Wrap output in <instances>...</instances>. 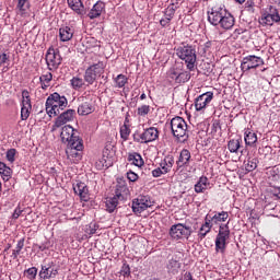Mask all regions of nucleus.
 I'll return each mask as SVG.
<instances>
[{
	"mask_svg": "<svg viewBox=\"0 0 280 280\" xmlns=\"http://www.w3.org/2000/svg\"><path fill=\"white\" fill-rule=\"evenodd\" d=\"M69 106V101L65 95L58 94L55 92L50 94L46 100V113L49 117H58L61 110L66 109Z\"/></svg>",
	"mask_w": 280,
	"mask_h": 280,
	"instance_id": "1",
	"label": "nucleus"
},
{
	"mask_svg": "<svg viewBox=\"0 0 280 280\" xmlns=\"http://www.w3.org/2000/svg\"><path fill=\"white\" fill-rule=\"evenodd\" d=\"M175 54L179 60H183L188 71H194L196 67V49L189 45H182L175 48Z\"/></svg>",
	"mask_w": 280,
	"mask_h": 280,
	"instance_id": "2",
	"label": "nucleus"
},
{
	"mask_svg": "<svg viewBox=\"0 0 280 280\" xmlns=\"http://www.w3.org/2000/svg\"><path fill=\"white\" fill-rule=\"evenodd\" d=\"M171 130L173 137H176L179 141L185 143L189 139V129L187 127V121L183 117L177 116L171 120Z\"/></svg>",
	"mask_w": 280,
	"mask_h": 280,
	"instance_id": "3",
	"label": "nucleus"
},
{
	"mask_svg": "<svg viewBox=\"0 0 280 280\" xmlns=\"http://www.w3.org/2000/svg\"><path fill=\"white\" fill-rule=\"evenodd\" d=\"M106 69V63L104 61H98L90 66L84 73V82L88 84H94L97 78H102L104 70Z\"/></svg>",
	"mask_w": 280,
	"mask_h": 280,
	"instance_id": "4",
	"label": "nucleus"
},
{
	"mask_svg": "<svg viewBox=\"0 0 280 280\" xmlns=\"http://www.w3.org/2000/svg\"><path fill=\"white\" fill-rule=\"evenodd\" d=\"M231 237V230H229V222L219 228V233L215 238V252L224 253L226 250V241Z\"/></svg>",
	"mask_w": 280,
	"mask_h": 280,
	"instance_id": "5",
	"label": "nucleus"
},
{
	"mask_svg": "<svg viewBox=\"0 0 280 280\" xmlns=\"http://www.w3.org/2000/svg\"><path fill=\"white\" fill-rule=\"evenodd\" d=\"M191 226L177 223L171 226L170 236L172 240H189L191 237Z\"/></svg>",
	"mask_w": 280,
	"mask_h": 280,
	"instance_id": "6",
	"label": "nucleus"
},
{
	"mask_svg": "<svg viewBox=\"0 0 280 280\" xmlns=\"http://www.w3.org/2000/svg\"><path fill=\"white\" fill-rule=\"evenodd\" d=\"M82 150H84V144H82V140L71 142L68 144L66 149V154L72 163H78L82 161Z\"/></svg>",
	"mask_w": 280,
	"mask_h": 280,
	"instance_id": "7",
	"label": "nucleus"
},
{
	"mask_svg": "<svg viewBox=\"0 0 280 280\" xmlns=\"http://www.w3.org/2000/svg\"><path fill=\"white\" fill-rule=\"evenodd\" d=\"M168 79L176 84H185L191 80V72L187 70H180L178 68H171L167 72Z\"/></svg>",
	"mask_w": 280,
	"mask_h": 280,
	"instance_id": "8",
	"label": "nucleus"
},
{
	"mask_svg": "<svg viewBox=\"0 0 280 280\" xmlns=\"http://www.w3.org/2000/svg\"><path fill=\"white\" fill-rule=\"evenodd\" d=\"M46 65L49 71H56L60 65H62V57L60 56V50L49 48L46 54Z\"/></svg>",
	"mask_w": 280,
	"mask_h": 280,
	"instance_id": "9",
	"label": "nucleus"
},
{
	"mask_svg": "<svg viewBox=\"0 0 280 280\" xmlns=\"http://www.w3.org/2000/svg\"><path fill=\"white\" fill-rule=\"evenodd\" d=\"M153 205L154 201H152L150 196L140 195L132 201V211L133 213H143V211H147V209H150Z\"/></svg>",
	"mask_w": 280,
	"mask_h": 280,
	"instance_id": "10",
	"label": "nucleus"
},
{
	"mask_svg": "<svg viewBox=\"0 0 280 280\" xmlns=\"http://www.w3.org/2000/svg\"><path fill=\"white\" fill-rule=\"evenodd\" d=\"M32 113V98L30 97V91H22V102H21V119L26 121L30 119V114Z\"/></svg>",
	"mask_w": 280,
	"mask_h": 280,
	"instance_id": "11",
	"label": "nucleus"
},
{
	"mask_svg": "<svg viewBox=\"0 0 280 280\" xmlns=\"http://www.w3.org/2000/svg\"><path fill=\"white\" fill-rule=\"evenodd\" d=\"M229 11L226 10V8L222 7V5H217L213 7L210 11H208V21L209 23H211V25H220V22L222 21V19L225 16V14Z\"/></svg>",
	"mask_w": 280,
	"mask_h": 280,
	"instance_id": "12",
	"label": "nucleus"
},
{
	"mask_svg": "<svg viewBox=\"0 0 280 280\" xmlns=\"http://www.w3.org/2000/svg\"><path fill=\"white\" fill-rule=\"evenodd\" d=\"M73 119H75V109H67L59 114L52 125V131H56L57 128H62L66 124H71Z\"/></svg>",
	"mask_w": 280,
	"mask_h": 280,
	"instance_id": "13",
	"label": "nucleus"
},
{
	"mask_svg": "<svg viewBox=\"0 0 280 280\" xmlns=\"http://www.w3.org/2000/svg\"><path fill=\"white\" fill-rule=\"evenodd\" d=\"M261 65H264L261 57L248 55L243 58L241 69L242 71H250V69H257V67H261Z\"/></svg>",
	"mask_w": 280,
	"mask_h": 280,
	"instance_id": "14",
	"label": "nucleus"
},
{
	"mask_svg": "<svg viewBox=\"0 0 280 280\" xmlns=\"http://www.w3.org/2000/svg\"><path fill=\"white\" fill-rule=\"evenodd\" d=\"M60 139L62 143H67L68 145L75 143V141H82L80 137L75 136V129L71 125H66L61 128Z\"/></svg>",
	"mask_w": 280,
	"mask_h": 280,
	"instance_id": "15",
	"label": "nucleus"
},
{
	"mask_svg": "<svg viewBox=\"0 0 280 280\" xmlns=\"http://www.w3.org/2000/svg\"><path fill=\"white\" fill-rule=\"evenodd\" d=\"M213 101V92H206L195 100V108L198 113H205L207 106Z\"/></svg>",
	"mask_w": 280,
	"mask_h": 280,
	"instance_id": "16",
	"label": "nucleus"
},
{
	"mask_svg": "<svg viewBox=\"0 0 280 280\" xmlns=\"http://www.w3.org/2000/svg\"><path fill=\"white\" fill-rule=\"evenodd\" d=\"M121 191H128V188H126V186L120 187V189L117 188L116 196L109 197L106 199L105 207L108 213H113V211L117 209V205H119L120 198H124V195H121Z\"/></svg>",
	"mask_w": 280,
	"mask_h": 280,
	"instance_id": "17",
	"label": "nucleus"
},
{
	"mask_svg": "<svg viewBox=\"0 0 280 280\" xmlns=\"http://www.w3.org/2000/svg\"><path fill=\"white\" fill-rule=\"evenodd\" d=\"M280 22L279 10L275 7H269V12L264 13L260 23L261 25H275Z\"/></svg>",
	"mask_w": 280,
	"mask_h": 280,
	"instance_id": "18",
	"label": "nucleus"
},
{
	"mask_svg": "<svg viewBox=\"0 0 280 280\" xmlns=\"http://www.w3.org/2000/svg\"><path fill=\"white\" fill-rule=\"evenodd\" d=\"M58 277V268L54 265H44L39 271V279L48 280Z\"/></svg>",
	"mask_w": 280,
	"mask_h": 280,
	"instance_id": "19",
	"label": "nucleus"
},
{
	"mask_svg": "<svg viewBox=\"0 0 280 280\" xmlns=\"http://www.w3.org/2000/svg\"><path fill=\"white\" fill-rule=\"evenodd\" d=\"M159 139V129L150 127L140 135L141 143H150Z\"/></svg>",
	"mask_w": 280,
	"mask_h": 280,
	"instance_id": "20",
	"label": "nucleus"
},
{
	"mask_svg": "<svg viewBox=\"0 0 280 280\" xmlns=\"http://www.w3.org/2000/svg\"><path fill=\"white\" fill-rule=\"evenodd\" d=\"M73 191L74 194H77V196H80L81 200H83V202H89V200L91 199L90 195H89V187L86 186V184L80 182L77 183L73 186Z\"/></svg>",
	"mask_w": 280,
	"mask_h": 280,
	"instance_id": "21",
	"label": "nucleus"
},
{
	"mask_svg": "<svg viewBox=\"0 0 280 280\" xmlns=\"http://www.w3.org/2000/svg\"><path fill=\"white\" fill-rule=\"evenodd\" d=\"M68 8L70 10H73L78 16H84L86 14V11H84V3L82 0H67Z\"/></svg>",
	"mask_w": 280,
	"mask_h": 280,
	"instance_id": "22",
	"label": "nucleus"
},
{
	"mask_svg": "<svg viewBox=\"0 0 280 280\" xmlns=\"http://www.w3.org/2000/svg\"><path fill=\"white\" fill-rule=\"evenodd\" d=\"M104 10H106V4L102 1H97L88 13V16L91 20L98 19V16H102V12H104Z\"/></svg>",
	"mask_w": 280,
	"mask_h": 280,
	"instance_id": "23",
	"label": "nucleus"
},
{
	"mask_svg": "<svg viewBox=\"0 0 280 280\" xmlns=\"http://www.w3.org/2000/svg\"><path fill=\"white\" fill-rule=\"evenodd\" d=\"M73 34H75L73 27L62 26L59 28V38L61 43H69V40L73 38Z\"/></svg>",
	"mask_w": 280,
	"mask_h": 280,
	"instance_id": "24",
	"label": "nucleus"
},
{
	"mask_svg": "<svg viewBox=\"0 0 280 280\" xmlns=\"http://www.w3.org/2000/svg\"><path fill=\"white\" fill-rule=\"evenodd\" d=\"M218 25H220L222 30H233V26L235 25V18L233 14L228 12Z\"/></svg>",
	"mask_w": 280,
	"mask_h": 280,
	"instance_id": "25",
	"label": "nucleus"
},
{
	"mask_svg": "<svg viewBox=\"0 0 280 280\" xmlns=\"http://www.w3.org/2000/svg\"><path fill=\"white\" fill-rule=\"evenodd\" d=\"M209 220L213 224H222V222H226L229 220V212H215L213 215L209 214Z\"/></svg>",
	"mask_w": 280,
	"mask_h": 280,
	"instance_id": "26",
	"label": "nucleus"
},
{
	"mask_svg": "<svg viewBox=\"0 0 280 280\" xmlns=\"http://www.w3.org/2000/svg\"><path fill=\"white\" fill-rule=\"evenodd\" d=\"M190 160H191V152H189V150L187 149H184L180 151L176 165L177 167H185V165H189Z\"/></svg>",
	"mask_w": 280,
	"mask_h": 280,
	"instance_id": "27",
	"label": "nucleus"
},
{
	"mask_svg": "<svg viewBox=\"0 0 280 280\" xmlns=\"http://www.w3.org/2000/svg\"><path fill=\"white\" fill-rule=\"evenodd\" d=\"M209 178L207 176H201L197 184H195L196 194H205L209 189Z\"/></svg>",
	"mask_w": 280,
	"mask_h": 280,
	"instance_id": "28",
	"label": "nucleus"
},
{
	"mask_svg": "<svg viewBox=\"0 0 280 280\" xmlns=\"http://www.w3.org/2000/svg\"><path fill=\"white\" fill-rule=\"evenodd\" d=\"M211 229H213V223L209 219V214H207L205 218V224L201 225L198 236L203 240V237H207V233H211Z\"/></svg>",
	"mask_w": 280,
	"mask_h": 280,
	"instance_id": "29",
	"label": "nucleus"
},
{
	"mask_svg": "<svg viewBox=\"0 0 280 280\" xmlns=\"http://www.w3.org/2000/svg\"><path fill=\"white\" fill-rule=\"evenodd\" d=\"M160 167L163 171V174H167L168 172H171L172 167H174V156H165L164 160L161 162Z\"/></svg>",
	"mask_w": 280,
	"mask_h": 280,
	"instance_id": "30",
	"label": "nucleus"
},
{
	"mask_svg": "<svg viewBox=\"0 0 280 280\" xmlns=\"http://www.w3.org/2000/svg\"><path fill=\"white\" fill-rule=\"evenodd\" d=\"M128 162L131 163V165H135L136 167H143L145 163L143 162V158L141 156V154L137 152L129 153Z\"/></svg>",
	"mask_w": 280,
	"mask_h": 280,
	"instance_id": "31",
	"label": "nucleus"
},
{
	"mask_svg": "<svg viewBox=\"0 0 280 280\" xmlns=\"http://www.w3.org/2000/svg\"><path fill=\"white\" fill-rule=\"evenodd\" d=\"M30 10V0H18L16 14L19 16H25Z\"/></svg>",
	"mask_w": 280,
	"mask_h": 280,
	"instance_id": "32",
	"label": "nucleus"
},
{
	"mask_svg": "<svg viewBox=\"0 0 280 280\" xmlns=\"http://www.w3.org/2000/svg\"><path fill=\"white\" fill-rule=\"evenodd\" d=\"M94 110H95V107H93V105L91 103L85 102V103L79 105L78 115H81V116L91 115V113H93Z\"/></svg>",
	"mask_w": 280,
	"mask_h": 280,
	"instance_id": "33",
	"label": "nucleus"
},
{
	"mask_svg": "<svg viewBox=\"0 0 280 280\" xmlns=\"http://www.w3.org/2000/svg\"><path fill=\"white\" fill-rule=\"evenodd\" d=\"M0 175L2 180H10L12 178V168H10L5 163L0 162Z\"/></svg>",
	"mask_w": 280,
	"mask_h": 280,
	"instance_id": "34",
	"label": "nucleus"
},
{
	"mask_svg": "<svg viewBox=\"0 0 280 280\" xmlns=\"http://www.w3.org/2000/svg\"><path fill=\"white\" fill-rule=\"evenodd\" d=\"M51 80H54V74H51V72H47L46 74H43L39 78V82H40L42 89H44V91L49 89V82H51Z\"/></svg>",
	"mask_w": 280,
	"mask_h": 280,
	"instance_id": "35",
	"label": "nucleus"
},
{
	"mask_svg": "<svg viewBox=\"0 0 280 280\" xmlns=\"http://www.w3.org/2000/svg\"><path fill=\"white\" fill-rule=\"evenodd\" d=\"M244 139L246 145H255V143H257V133L246 130Z\"/></svg>",
	"mask_w": 280,
	"mask_h": 280,
	"instance_id": "36",
	"label": "nucleus"
},
{
	"mask_svg": "<svg viewBox=\"0 0 280 280\" xmlns=\"http://www.w3.org/2000/svg\"><path fill=\"white\" fill-rule=\"evenodd\" d=\"M242 140L240 139H232L228 142V150H230L231 153H237V151L241 148Z\"/></svg>",
	"mask_w": 280,
	"mask_h": 280,
	"instance_id": "37",
	"label": "nucleus"
},
{
	"mask_svg": "<svg viewBox=\"0 0 280 280\" xmlns=\"http://www.w3.org/2000/svg\"><path fill=\"white\" fill-rule=\"evenodd\" d=\"M120 138L122 141H128V139H130V132H131V129H130V126L128 124H124L121 127H120Z\"/></svg>",
	"mask_w": 280,
	"mask_h": 280,
	"instance_id": "38",
	"label": "nucleus"
},
{
	"mask_svg": "<svg viewBox=\"0 0 280 280\" xmlns=\"http://www.w3.org/2000/svg\"><path fill=\"white\" fill-rule=\"evenodd\" d=\"M70 84H71L72 89H74L75 91H80V89H82L84 86V79L80 78V77H73L70 80Z\"/></svg>",
	"mask_w": 280,
	"mask_h": 280,
	"instance_id": "39",
	"label": "nucleus"
},
{
	"mask_svg": "<svg viewBox=\"0 0 280 280\" xmlns=\"http://www.w3.org/2000/svg\"><path fill=\"white\" fill-rule=\"evenodd\" d=\"M24 246H25V238L18 241V244L12 253L13 259H16L21 255V250H23Z\"/></svg>",
	"mask_w": 280,
	"mask_h": 280,
	"instance_id": "40",
	"label": "nucleus"
},
{
	"mask_svg": "<svg viewBox=\"0 0 280 280\" xmlns=\"http://www.w3.org/2000/svg\"><path fill=\"white\" fill-rule=\"evenodd\" d=\"M115 82L118 89H124V86L128 84V78L124 74H118L115 79Z\"/></svg>",
	"mask_w": 280,
	"mask_h": 280,
	"instance_id": "41",
	"label": "nucleus"
},
{
	"mask_svg": "<svg viewBox=\"0 0 280 280\" xmlns=\"http://www.w3.org/2000/svg\"><path fill=\"white\" fill-rule=\"evenodd\" d=\"M174 14H176V7L174 4H170L164 12V18L172 21V19H174Z\"/></svg>",
	"mask_w": 280,
	"mask_h": 280,
	"instance_id": "42",
	"label": "nucleus"
},
{
	"mask_svg": "<svg viewBox=\"0 0 280 280\" xmlns=\"http://www.w3.org/2000/svg\"><path fill=\"white\" fill-rule=\"evenodd\" d=\"M245 168L246 172H254V170H257V159L247 160Z\"/></svg>",
	"mask_w": 280,
	"mask_h": 280,
	"instance_id": "43",
	"label": "nucleus"
},
{
	"mask_svg": "<svg viewBox=\"0 0 280 280\" xmlns=\"http://www.w3.org/2000/svg\"><path fill=\"white\" fill-rule=\"evenodd\" d=\"M27 279H36V275H38V269L36 267H31L24 271Z\"/></svg>",
	"mask_w": 280,
	"mask_h": 280,
	"instance_id": "44",
	"label": "nucleus"
},
{
	"mask_svg": "<svg viewBox=\"0 0 280 280\" xmlns=\"http://www.w3.org/2000/svg\"><path fill=\"white\" fill-rule=\"evenodd\" d=\"M15 156H16V149H9L7 151V161H9V163H14V161H16Z\"/></svg>",
	"mask_w": 280,
	"mask_h": 280,
	"instance_id": "45",
	"label": "nucleus"
},
{
	"mask_svg": "<svg viewBox=\"0 0 280 280\" xmlns=\"http://www.w3.org/2000/svg\"><path fill=\"white\" fill-rule=\"evenodd\" d=\"M149 113H150L149 105H142L138 107V115H140V117H145V115H148Z\"/></svg>",
	"mask_w": 280,
	"mask_h": 280,
	"instance_id": "46",
	"label": "nucleus"
},
{
	"mask_svg": "<svg viewBox=\"0 0 280 280\" xmlns=\"http://www.w3.org/2000/svg\"><path fill=\"white\" fill-rule=\"evenodd\" d=\"M180 268V262L177 260H171L168 264V270H172L173 272H177Z\"/></svg>",
	"mask_w": 280,
	"mask_h": 280,
	"instance_id": "47",
	"label": "nucleus"
},
{
	"mask_svg": "<svg viewBox=\"0 0 280 280\" xmlns=\"http://www.w3.org/2000/svg\"><path fill=\"white\" fill-rule=\"evenodd\" d=\"M100 163H102L103 167H110L113 165V161L108 156H106V154L103 155Z\"/></svg>",
	"mask_w": 280,
	"mask_h": 280,
	"instance_id": "48",
	"label": "nucleus"
},
{
	"mask_svg": "<svg viewBox=\"0 0 280 280\" xmlns=\"http://www.w3.org/2000/svg\"><path fill=\"white\" fill-rule=\"evenodd\" d=\"M127 178L130 180V183H137V180H139V175L132 171H129L127 173Z\"/></svg>",
	"mask_w": 280,
	"mask_h": 280,
	"instance_id": "49",
	"label": "nucleus"
},
{
	"mask_svg": "<svg viewBox=\"0 0 280 280\" xmlns=\"http://www.w3.org/2000/svg\"><path fill=\"white\" fill-rule=\"evenodd\" d=\"M120 273L122 277H130V266L128 264H124Z\"/></svg>",
	"mask_w": 280,
	"mask_h": 280,
	"instance_id": "50",
	"label": "nucleus"
},
{
	"mask_svg": "<svg viewBox=\"0 0 280 280\" xmlns=\"http://www.w3.org/2000/svg\"><path fill=\"white\" fill-rule=\"evenodd\" d=\"M7 62H10V56L3 52L0 55V67H2V65H7Z\"/></svg>",
	"mask_w": 280,
	"mask_h": 280,
	"instance_id": "51",
	"label": "nucleus"
},
{
	"mask_svg": "<svg viewBox=\"0 0 280 280\" xmlns=\"http://www.w3.org/2000/svg\"><path fill=\"white\" fill-rule=\"evenodd\" d=\"M163 174H166V173H163L161 167H158L152 171V176H154V178H159V176H163Z\"/></svg>",
	"mask_w": 280,
	"mask_h": 280,
	"instance_id": "52",
	"label": "nucleus"
},
{
	"mask_svg": "<svg viewBox=\"0 0 280 280\" xmlns=\"http://www.w3.org/2000/svg\"><path fill=\"white\" fill-rule=\"evenodd\" d=\"M22 213H23V210L20 207H18L13 212V215H12L13 220H19Z\"/></svg>",
	"mask_w": 280,
	"mask_h": 280,
	"instance_id": "53",
	"label": "nucleus"
},
{
	"mask_svg": "<svg viewBox=\"0 0 280 280\" xmlns=\"http://www.w3.org/2000/svg\"><path fill=\"white\" fill-rule=\"evenodd\" d=\"M172 20H170V18H164L160 21V24L162 25V27H167V25H170V22Z\"/></svg>",
	"mask_w": 280,
	"mask_h": 280,
	"instance_id": "54",
	"label": "nucleus"
},
{
	"mask_svg": "<svg viewBox=\"0 0 280 280\" xmlns=\"http://www.w3.org/2000/svg\"><path fill=\"white\" fill-rule=\"evenodd\" d=\"M180 280H194V277L191 276V272H186Z\"/></svg>",
	"mask_w": 280,
	"mask_h": 280,
	"instance_id": "55",
	"label": "nucleus"
},
{
	"mask_svg": "<svg viewBox=\"0 0 280 280\" xmlns=\"http://www.w3.org/2000/svg\"><path fill=\"white\" fill-rule=\"evenodd\" d=\"M273 196L280 199V187L273 189Z\"/></svg>",
	"mask_w": 280,
	"mask_h": 280,
	"instance_id": "56",
	"label": "nucleus"
},
{
	"mask_svg": "<svg viewBox=\"0 0 280 280\" xmlns=\"http://www.w3.org/2000/svg\"><path fill=\"white\" fill-rule=\"evenodd\" d=\"M275 207H277V205L275 203H269V205H265V209L268 210V209H275Z\"/></svg>",
	"mask_w": 280,
	"mask_h": 280,
	"instance_id": "57",
	"label": "nucleus"
},
{
	"mask_svg": "<svg viewBox=\"0 0 280 280\" xmlns=\"http://www.w3.org/2000/svg\"><path fill=\"white\" fill-rule=\"evenodd\" d=\"M236 3H240V5H242V3H245L246 0H234Z\"/></svg>",
	"mask_w": 280,
	"mask_h": 280,
	"instance_id": "58",
	"label": "nucleus"
},
{
	"mask_svg": "<svg viewBox=\"0 0 280 280\" xmlns=\"http://www.w3.org/2000/svg\"><path fill=\"white\" fill-rule=\"evenodd\" d=\"M271 3H275L276 5H280V0H271Z\"/></svg>",
	"mask_w": 280,
	"mask_h": 280,
	"instance_id": "59",
	"label": "nucleus"
},
{
	"mask_svg": "<svg viewBox=\"0 0 280 280\" xmlns=\"http://www.w3.org/2000/svg\"><path fill=\"white\" fill-rule=\"evenodd\" d=\"M145 97H147L145 93H142V94L140 95V100H145Z\"/></svg>",
	"mask_w": 280,
	"mask_h": 280,
	"instance_id": "60",
	"label": "nucleus"
},
{
	"mask_svg": "<svg viewBox=\"0 0 280 280\" xmlns=\"http://www.w3.org/2000/svg\"><path fill=\"white\" fill-rule=\"evenodd\" d=\"M90 235H95V229H92Z\"/></svg>",
	"mask_w": 280,
	"mask_h": 280,
	"instance_id": "61",
	"label": "nucleus"
},
{
	"mask_svg": "<svg viewBox=\"0 0 280 280\" xmlns=\"http://www.w3.org/2000/svg\"><path fill=\"white\" fill-rule=\"evenodd\" d=\"M235 33H236V34H240V31H238V30H235Z\"/></svg>",
	"mask_w": 280,
	"mask_h": 280,
	"instance_id": "62",
	"label": "nucleus"
},
{
	"mask_svg": "<svg viewBox=\"0 0 280 280\" xmlns=\"http://www.w3.org/2000/svg\"><path fill=\"white\" fill-rule=\"evenodd\" d=\"M0 191H1V183H0Z\"/></svg>",
	"mask_w": 280,
	"mask_h": 280,
	"instance_id": "63",
	"label": "nucleus"
}]
</instances>
